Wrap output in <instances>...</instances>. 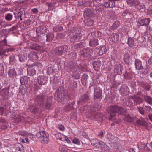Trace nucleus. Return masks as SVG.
Segmentation results:
<instances>
[{"mask_svg":"<svg viewBox=\"0 0 152 152\" xmlns=\"http://www.w3.org/2000/svg\"><path fill=\"white\" fill-rule=\"evenodd\" d=\"M104 5L106 7L110 8V7L109 0L107 1H106L104 2Z\"/></svg>","mask_w":152,"mask_h":152,"instance_id":"680f3d73","label":"nucleus"},{"mask_svg":"<svg viewBox=\"0 0 152 152\" xmlns=\"http://www.w3.org/2000/svg\"><path fill=\"white\" fill-rule=\"evenodd\" d=\"M30 111L34 113L37 112L38 110V108L36 106H30Z\"/></svg>","mask_w":152,"mask_h":152,"instance_id":"de8ad7c7","label":"nucleus"},{"mask_svg":"<svg viewBox=\"0 0 152 152\" xmlns=\"http://www.w3.org/2000/svg\"><path fill=\"white\" fill-rule=\"evenodd\" d=\"M109 1L110 5V8H113L115 6V3L113 1H110L109 0Z\"/></svg>","mask_w":152,"mask_h":152,"instance_id":"13d9d810","label":"nucleus"},{"mask_svg":"<svg viewBox=\"0 0 152 152\" xmlns=\"http://www.w3.org/2000/svg\"><path fill=\"white\" fill-rule=\"evenodd\" d=\"M99 44L98 40L96 39H90L89 41V45L91 47H95Z\"/></svg>","mask_w":152,"mask_h":152,"instance_id":"aec40b11","label":"nucleus"},{"mask_svg":"<svg viewBox=\"0 0 152 152\" xmlns=\"http://www.w3.org/2000/svg\"><path fill=\"white\" fill-rule=\"evenodd\" d=\"M69 85L72 87L73 88H75L77 87V84L76 82L74 81L73 82L71 83Z\"/></svg>","mask_w":152,"mask_h":152,"instance_id":"4d7b16f0","label":"nucleus"},{"mask_svg":"<svg viewBox=\"0 0 152 152\" xmlns=\"http://www.w3.org/2000/svg\"><path fill=\"white\" fill-rule=\"evenodd\" d=\"M37 82L40 85H45L48 82V78L43 75L39 76L38 77Z\"/></svg>","mask_w":152,"mask_h":152,"instance_id":"ddd939ff","label":"nucleus"},{"mask_svg":"<svg viewBox=\"0 0 152 152\" xmlns=\"http://www.w3.org/2000/svg\"><path fill=\"white\" fill-rule=\"evenodd\" d=\"M10 63V64H13L15 62V56L12 55L9 57Z\"/></svg>","mask_w":152,"mask_h":152,"instance_id":"a19ab883","label":"nucleus"},{"mask_svg":"<svg viewBox=\"0 0 152 152\" xmlns=\"http://www.w3.org/2000/svg\"><path fill=\"white\" fill-rule=\"evenodd\" d=\"M89 98L88 94L86 93L80 97L79 100L77 101V104L79 105H82L87 102Z\"/></svg>","mask_w":152,"mask_h":152,"instance_id":"9d476101","label":"nucleus"},{"mask_svg":"<svg viewBox=\"0 0 152 152\" xmlns=\"http://www.w3.org/2000/svg\"><path fill=\"white\" fill-rule=\"evenodd\" d=\"M128 45L130 47H132L134 45V40L131 38H128L127 42Z\"/></svg>","mask_w":152,"mask_h":152,"instance_id":"f704fd0d","label":"nucleus"},{"mask_svg":"<svg viewBox=\"0 0 152 152\" xmlns=\"http://www.w3.org/2000/svg\"><path fill=\"white\" fill-rule=\"evenodd\" d=\"M47 42H50L54 38V34L53 33L49 32L46 34Z\"/></svg>","mask_w":152,"mask_h":152,"instance_id":"cd10ccee","label":"nucleus"},{"mask_svg":"<svg viewBox=\"0 0 152 152\" xmlns=\"http://www.w3.org/2000/svg\"><path fill=\"white\" fill-rule=\"evenodd\" d=\"M73 142L74 144L79 145L80 143V141L77 138H75L73 139Z\"/></svg>","mask_w":152,"mask_h":152,"instance_id":"bf43d9fd","label":"nucleus"},{"mask_svg":"<svg viewBox=\"0 0 152 152\" xmlns=\"http://www.w3.org/2000/svg\"><path fill=\"white\" fill-rule=\"evenodd\" d=\"M86 45V43L85 42H81L79 43L75 44L74 45V47L75 49H78L85 47Z\"/></svg>","mask_w":152,"mask_h":152,"instance_id":"2f4dec72","label":"nucleus"},{"mask_svg":"<svg viewBox=\"0 0 152 152\" xmlns=\"http://www.w3.org/2000/svg\"><path fill=\"white\" fill-rule=\"evenodd\" d=\"M70 50L69 48L67 46L63 45L56 47L55 48V53L57 55L61 56L65 52L69 51Z\"/></svg>","mask_w":152,"mask_h":152,"instance_id":"39448f33","label":"nucleus"},{"mask_svg":"<svg viewBox=\"0 0 152 152\" xmlns=\"http://www.w3.org/2000/svg\"><path fill=\"white\" fill-rule=\"evenodd\" d=\"M75 104V101H72L71 102H69V103L65 107V110L67 111H69L74 108L73 105Z\"/></svg>","mask_w":152,"mask_h":152,"instance_id":"393cba45","label":"nucleus"},{"mask_svg":"<svg viewBox=\"0 0 152 152\" xmlns=\"http://www.w3.org/2000/svg\"><path fill=\"white\" fill-rule=\"evenodd\" d=\"M28 75L30 76H33L35 75L36 73L35 67L33 66H29L27 69Z\"/></svg>","mask_w":152,"mask_h":152,"instance_id":"a211bd4d","label":"nucleus"},{"mask_svg":"<svg viewBox=\"0 0 152 152\" xmlns=\"http://www.w3.org/2000/svg\"><path fill=\"white\" fill-rule=\"evenodd\" d=\"M64 137H65V135L62 134L60 133H57L56 135V139L62 141H64Z\"/></svg>","mask_w":152,"mask_h":152,"instance_id":"72a5a7b5","label":"nucleus"},{"mask_svg":"<svg viewBox=\"0 0 152 152\" xmlns=\"http://www.w3.org/2000/svg\"><path fill=\"white\" fill-rule=\"evenodd\" d=\"M7 45V42L6 40V39H4L3 40L0 42V48H1V47H3L4 46Z\"/></svg>","mask_w":152,"mask_h":152,"instance_id":"864d4df0","label":"nucleus"},{"mask_svg":"<svg viewBox=\"0 0 152 152\" xmlns=\"http://www.w3.org/2000/svg\"><path fill=\"white\" fill-rule=\"evenodd\" d=\"M142 94L140 92H138L134 95V102L136 104H140L142 102V100L141 98Z\"/></svg>","mask_w":152,"mask_h":152,"instance_id":"9b49d317","label":"nucleus"},{"mask_svg":"<svg viewBox=\"0 0 152 152\" xmlns=\"http://www.w3.org/2000/svg\"><path fill=\"white\" fill-rule=\"evenodd\" d=\"M8 75L10 77L14 78L17 75V73L14 69H10L8 72Z\"/></svg>","mask_w":152,"mask_h":152,"instance_id":"a878e982","label":"nucleus"},{"mask_svg":"<svg viewBox=\"0 0 152 152\" xmlns=\"http://www.w3.org/2000/svg\"><path fill=\"white\" fill-rule=\"evenodd\" d=\"M36 136L44 144H47L49 142V135L44 131H40L36 134Z\"/></svg>","mask_w":152,"mask_h":152,"instance_id":"20e7f679","label":"nucleus"},{"mask_svg":"<svg viewBox=\"0 0 152 152\" xmlns=\"http://www.w3.org/2000/svg\"><path fill=\"white\" fill-rule=\"evenodd\" d=\"M138 110L140 113L142 115H144L145 113V110H143L141 107H139L138 108Z\"/></svg>","mask_w":152,"mask_h":152,"instance_id":"052dcab7","label":"nucleus"},{"mask_svg":"<svg viewBox=\"0 0 152 152\" xmlns=\"http://www.w3.org/2000/svg\"><path fill=\"white\" fill-rule=\"evenodd\" d=\"M46 99L43 95L37 96L34 100V103L36 105L43 106V104L46 102Z\"/></svg>","mask_w":152,"mask_h":152,"instance_id":"0eeeda50","label":"nucleus"},{"mask_svg":"<svg viewBox=\"0 0 152 152\" xmlns=\"http://www.w3.org/2000/svg\"><path fill=\"white\" fill-rule=\"evenodd\" d=\"M106 139L107 140L110 141L112 143H115L117 140V138L115 136L110 133H108L105 136Z\"/></svg>","mask_w":152,"mask_h":152,"instance_id":"6ab92c4d","label":"nucleus"},{"mask_svg":"<svg viewBox=\"0 0 152 152\" xmlns=\"http://www.w3.org/2000/svg\"><path fill=\"white\" fill-rule=\"evenodd\" d=\"M93 67L94 69L98 71L100 69L101 66V63L100 61H95L93 63Z\"/></svg>","mask_w":152,"mask_h":152,"instance_id":"bb28decb","label":"nucleus"},{"mask_svg":"<svg viewBox=\"0 0 152 152\" xmlns=\"http://www.w3.org/2000/svg\"><path fill=\"white\" fill-rule=\"evenodd\" d=\"M55 98L59 102H61L64 99L65 94L59 90H57L54 94Z\"/></svg>","mask_w":152,"mask_h":152,"instance_id":"6e6552de","label":"nucleus"},{"mask_svg":"<svg viewBox=\"0 0 152 152\" xmlns=\"http://www.w3.org/2000/svg\"><path fill=\"white\" fill-rule=\"evenodd\" d=\"M101 108V106L98 104L96 103L94 104L93 106V107H90L89 106H85L81 108V110L83 112L86 111V113L87 111L91 112H95L96 111H98Z\"/></svg>","mask_w":152,"mask_h":152,"instance_id":"423d86ee","label":"nucleus"},{"mask_svg":"<svg viewBox=\"0 0 152 152\" xmlns=\"http://www.w3.org/2000/svg\"><path fill=\"white\" fill-rule=\"evenodd\" d=\"M33 66L35 67V69L37 67L38 68H41L42 67V65L41 63H37L34 65Z\"/></svg>","mask_w":152,"mask_h":152,"instance_id":"5fc2aeb1","label":"nucleus"},{"mask_svg":"<svg viewBox=\"0 0 152 152\" xmlns=\"http://www.w3.org/2000/svg\"><path fill=\"white\" fill-rule=\"evenodd\" d=\"M96 11L95 10L93 9L86 10L84 12V16L87 17H92L95 14Z\"/></svg>","mask_w":152,"mask_h":152,"instance_id":"f8f14e48","label":"nucleus"},{"mask_svg":"<svg viewBox=\"0 0 152 152\" xmlns=\"http://www.w3.org/2000/svg\"><path fill=\"white\" fill-rule=\"evenodd\" d=\"M144 109L145 113H152V108L149 106H145Z\"/></svg>","mask_w":152,"mask_h":152,"instance_id":"4c0bfd02","label":"nucleus"},{"mask_svg":"<svg viewBox=\"0 0 152 152\" xmlns=\"http://www.w3.org/2000/svg\"><path fill=\"white\" fill-rule=\"evenodd\" d=\"M120 23L119 21H116L113 23V25L110 27V29L114 30L119 26Z\"/></svg>","mask_w":152,"mask_h":152,"instance_id":"c9c22d12","label":"nucleus"},{"mask_svg":"<svg viewBox=\"0 0 152 152\" xmlns=\"http://www.w3.org/2000/svg\"><path fill=\"white\" fill-rule=\"evenodd\" d=\"M80 66H79L75 64L69 65L66 69L67 72L73 73L72 77L75 79H77L80 78V75L79 72L77 71V69H80Z\"/></svg>","mask_w":152,"mask_h":152,"instance_id":"f03ea898","label":"nucleus"},{"mask_svg":"<svg viewBox=\"0 0 152 152\" xmlns=\"http://www.w3.org/2000/svg\"><path fill=\"white\" fill-rule=\"evenodd\" d=\"M105 145V143L104 142L99 140L97 148H103L104 147Z\"/></svg>","mask_w":152,"mask_h":152,"instance_id":"79ce46f5","label":"nucleus"},{"mask_svg":"<svg viewBox=\"0 0 152 152\" xmlns=\"http://www.w3.org/2000/svg\"><path fill=\"white\" fill-rule=\"evenodd\" d=\"M64 141H66V142H67L68 143H69L71 142L70 140L68 138V137L66 136H65V137H64Z\"/></svg>","mask_w":152,"mask_h":152,"instance_id":"69168bd1","label":"nucleus"},{"mask_svg":"<svg viewBox=\"0 0 152 152\" xmlns=\"http://www.w3.org/2000/svg\"><path fill=\"white\" fill-rule=\"evenodd\" d=\"M23 118V117H22L19 115H17L16 116L15 121L17 123H19L20 121H21L22 118Z\"/></svg>","mask_w":152,"mask_h":152,"instance_id":"3c124183","label":"nucleus"},{"mask_svg":"<svg viewBox=\"0 0 152 152\" xmlns=\"http://www.w3.org/2000/svg\"><path fill=\"white\" fill-rule=\"evenodd\" d=\"M150 22V19L149 18H145L141 19L138 22V24L139 26H148Z\"/></svg>","mask_w":152,"mask_h":152,"instance_id":"dca6fc26","label":"nucleus"},{"mask_svg":"<svg viewBox=\"0 0 152 152\" xmlns=\"http://www.w3.org/2000/svg\"><path fill=\"white\" fill-rule=\"evenodd\" d=\"M106 47L104 46H102L99 49V52H98L99 54L100 55H102L106 52Z\"/></svg>","mask_w":152,"mask_h":152,"instance_id":"473e14b6","label":"nucleus"},{"mask_svg":"<svg viewBox=\"0 0 152 152\" xmlns=\"http://www.w3.org/2000/svg\"><path fill=\"white\" fill-rule=\"evenodd\" d=\"M143 98L144 99L146 102L150 104H152V98L150 96L146 95H144Z\"/></svg>","mask_w":152,"mask_h":152,"instance_id":"7c9ffc66","label":"nucleus"},{"mask_svg":"<svg viewBox=\"0 0 152 152\" xmlns=\"http://www.w3.org/2000/svg\"><path fill=\"white\" fill-rule=\"evenodd\" d=\"M133 4H132V5H137L138 4H139V3H140V2L137 0H133Z\"/></svg>","mask_w":152,"mask_h":152,"instance_id":"774afa93","label":"nucleus"},{"mask_svg":"<svg viewBox=\"0 0 152 152\" xmlns=\"http://www.w3.org/2000/svg\"><path fill=\"white\" fill-rule=\"evenodd\" d=\"M99 141V140L96 139H92L91 141V144L92 145L97 148Z\"/></svg>","mask_w":152,"mask_h":152,"instance_id":"ea45409f","label":"nucleus"},{"mask_svg":"<svg viewBox=\"0 0 152 152\" xmlns=\"http://www.w3.org/2000/svg\"><path fill=\"white\" fill-rule=\"evenodd\" d=\"M69 56L72 59H75L76 57V54L75 52H71L69 54Z\"/></svg>","mask_w":152,"mask_h":152,"instance_id":"a18cd8bd","label":"nucleus"},{"mask_svg":"<svg viewBox=\"0 0 152 152\" xmlns=\"http://www.w3.org/2000/svg\"><path fill=\"white\" fill-rule=\"evenodd\" d=\"M98 136L101 139H102V138L104 136V132L102 131H100L98 133Z\"/></svg>","mask_w":152,"mask_h":152,"instance_id":"e2e57ef3","label":"nucleus"},{"mask_svg":"<svg viewBox=\"0 0 152 152\" xmlns=\"http://www.w3.org/2000/svg\"><path fill=\"white\" fill-rule=\"evenodd\" d=\"M6 51L2 48H0V56H2L4 54Z\"/></svg>","mask_w":152,"mask_h":152,"instance_id":"0e129e2a","label":"nucleus"},{"mask_svg":"<svg viewBox=\"0 0 152 152\" xmlns=\"http://www.w3.org/2000/svg\"><path fill=\"white\" fill-rule=\"evenodd\" d=\"M69 36L71 42L75 43L82 39V34L77 30L74 29L71 30Z\"/></svg>","mask_w":152,"mask_h":152,"instance_id":"7ed1b4c3","label":"nucleus"},{"mask_svg":"<svg viewBox=\"0 0 152 152\" xmlns=\"http://www.w3.org/2000/svg\"><path fill=\"white\" fill-rule=\"evenodd\" d=\"M126 104L124 105L125 106H130L133 105L134 103L132 102V101L129 99H127L126 101Z\"/></svg>","mask_w":152,"mask_h":152,"instance_id":"49530a36","label":"nucleus"},{"mask_svg":"<svg viewBox=\"0 0 152 152\" xmlns=\"http://www.w3.org/2000/svg\"><path fill=\"white\" fill-rule=\"evenodd\" d=\"M119 91L121 94L123 96H125L128 94V93L127 87L126 86H124L121 87Z\"/></svg>","mask_w":152,"mask_h":152,"instance_id":"5701e85b","label":"nucleus"},{"mask_svg":"<svg viewBox=\"0 0 152 152\" xmlns=\"http://www.w3.org/2000/svg\"><path fill=\"white\" fill-rule=\"evenodd\" d=\"M4 66L2 64H0V75H2L4 72Z\"/></svg>","mask_w":152,"mask_h":152,"instance_id":"6e6d98bb","label":"nucleus"},{"mask_svg":"<svg viewBox=\"0 0 152 152\" xmlns=\"http://www.w3.org/2000/svg\"><path fill=\"white\" fill-rule=\"evenodd\" d=\"M15 149L20 151H23L24 150L23 145L20 143H18L15 145Z\"/></svg>","mask_w":152,"mask_h":152,"instance_id":"c756f323","label":"nucleus"},{"mask_svg":"<svg viewBox=\"0 0 152 152\" xmlns=\"http://www.w3.org/2000/svg\"><path fill=\"white\" fill-rule=\"evenodd\" d=\"M15 134H16L21 135L23 136H26L31 139L33 138V135L32 133H28L25 131H20L18 132H15Z\"/></svg>","mask_w":152,"mask_h":152,"instance_id":"2eb2a0df","label":"nucleus"},{"mask_svg":"<svg viewBox=\"0 0 152 152\" xmlns=\"http://www.w3.org/2000/svg\"><path fill=\"white\" fill-rule=\"evenodd\" d=\"M80 54L84 57H90L93 54V50L91 48H84L80 51Z\"/></svg>","mask_w":152,"mask_h":152,"instance_id":"1a4fd4ad","label":"nucleus"},{"mask_svg":"<svg viewBox=\"0 0 152 152\" xmlns=\"http://www.w3.org/2000/svg\"><path fill=\"white\" fill-rule=\"evenodd\" d=\"M135 66L136 69L140 70L142 69V66L141 61L138 59L135 60Z\"/></svg>","mask_w":152,"mask_h":152,"instance_id":"412c9836","label":"nucleus"},{"mask_svg":"<svg viewBox=\"0 0 152 152\" xmlns=\"http://www.w3.org/2000/svg\"><path fill=\"white\" fill-rule=\"evenodd\" d=\"M108 111L110 115V120H114L117 114L124 115L126 112V110L122 107L116 105L110 106Z\"/></svg>","mask_w":152,"mask_h":152,"instance_id":"f257e3e1","label":"nucleus"},{"mask_svg":"<svg viewBox=\"0 0 152 152\" xmlns=\"http://www.w3.org/2000/svg\"><path fill=\"white\" fill-rule=\"evenodd\" d=\"M124 120L128 122H131L133 121V119L128 114L125 116Z\"/></svg>","mask_w":152,"mask_h":152,"instance_id":"37998d69","label":"nucleus"},{"mask_svg":"<svg viewBox=\"0 0 152 152\" xmlns=\"http://www.w3.org/2000/svg\"><path fill=\"white\" fill-rule=\"evenodd\" d=\"M123 69V66L121 64H116L115 66L114 73L115 74H121Z\"/></svg>","mask_w":152,"mask_h":152,"instance_id":"f3484780","label":"nucleus"},{"mask_svg":"<svg viewBox=\"0 0 152 152\" xmlns=\"http://www.w3.org/2000/svg\"><path fill=\"white\" fill-rule=\"evenodd\" d=\"M27 56L26 54H23L19 56V60L20 62H24L27 59Z\"/></svg>","mask_w":152,"mask_h":152,"instance_id":"58836bf2","label":"nucleus"},{"mask_svg":"<svg viewBox=\"0 0 152 152\" xmlns=\"http://www.w3.org/2000/svg\"><path fill=\"white\" fill-rule=\"evenodd\" d=\"M43 106H45L47 109H49L51 106V104L50 102L48 101L47 99V102L45 104H43Z\"/></svg>","mask_w":152,"mask_h":152,"instance_id":"603ef678","label":"nucleus"},{"mask_svg":"<svg viewBox=\"0 0 152 152\" xmlns=\"http://www.w3.org/2000/svg\"><path fill=\"white\" fill-rule=\"evenodd\" d=\"M63 29V27L60 26H55L53 28V31L55 32L61 31Z\"/></svg>","mask_w":152,"mask_h":152,"instance_id":"e433bc0d","label":"nucleus"},{"mask_svg":"<svg viewBox=\"0 0 152 152\" xmlns=\"http://www.w3.org/2000/svg\"><path fill=\"white\" fill-rule=\"evenodd\" d=\"M94 98L102 99V90L100 87H96L94 89Z\"/></svg>","mask_w":152,"mask_h":152,"instance_id":"4468645a","label":"nucleus"},{"mask_svg":"<svg viewBox=\"0 0 152 152\" xmlns=\"http://www.w3.org/2000/svg\"><path fill=\"white\" fill-rule=\"evenodd\" d=\"M12 15L10 13H7L6 14L5 18L7 21H10L12 18Z\"/></svg>","mask_w":152,"mask_h":152,"instance_id":"c03bdc74","label":"nucleus"},{"mask_svg":"<svg viewBox=\"0 0 152 152\" xmlns=\"http://www.w3.org/2000/svg\"><path fill=\"white\" fill-rule=\"evenodd\" d=\"M136 124L139 126H143L147 128L148 126V123L144 120H137Z\"/></svg>","mask_w":152,"mask_h":152,"instance_id":"4be33fe9","label":"nucleus"},{"mask_svg":"<svg viewBox=\"0 0 152 152\" xmlns=\"http://www.w3.org/2000/svg\"><path fill=\"white\" fill-rule=\"evenodd\" d=\"M20 81L21 85H25L28 83L30 81V78L28 77L24 76L20 78Z\"/></svg>","mask_w":152,"mask_h":152,"instance_id":"b1692460","label":"nucleus"},{"mask_svg":"<svg viewBox=\"0 0 152 152\" xmlns=\"http://www.w3.org/2000/svg\"><path fill=\"white\" fill-rule=\"evenodd\" d=\"M58 129L60 130L63 131L65 130V127L64 125H61L59 126Z\"/></svg>","mask_w":152,"mask_h":152,"instance_id":"338daca9","label":"nucleus"},{"mask_svg":"<svg viewBox=\"0 0 152 152\" xmlns=\"http://www.w3.org/2000/svg\"><path fill=\"white\" fill-rule=\"evenodd\" d=\"M44 28H45L44 26H41L37 28L36 29V32L37 34L39 35L43 34Z\"/></svg>","mask_w":152,"mask_h":152,"instance_id":"c85d7f7f","label":"nucleus"},{"mask_svg":"<svg viewBox=\"0 0 152 152\" xmlns=\"http://www.w3.org/2000/svg\"><path fill=\"white\" fill-rule=\"evenodd\" d=\"M59 150L61 152H67V149L64 146H60L59 148Z\"/></svg>","mask_w":152,"mask_h":152,"instance_id":"8fccbe9b","label":"nucleus"},{"mask_svg":"<svg viewBox=\"0 0 152 152\" xmlns=\"http://www.w3.org/2000/svg\"><path fill=\"white\" fill-rule=\"evenodd\" d=\"M140 149L144 150H147L148 148L147 147L146 144L142 143L140 145Z\"/></svg>","mask_w":152,"mask_h":152,"instance_id":"09e8293b","label":"nucleus"}]
</instances>
